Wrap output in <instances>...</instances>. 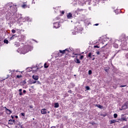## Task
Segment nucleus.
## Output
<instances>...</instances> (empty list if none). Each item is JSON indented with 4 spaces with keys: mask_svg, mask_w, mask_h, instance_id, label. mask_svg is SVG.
<instances>
[{
    "mask_svg": "<svg viewBox=\"0 0 128 128\" xmlns=\"http://www.w3.org/2000/svg\"><path fill=\"white\" fill-rule=\"evenodd\" d=\"M32 50V46H30L28 45H26L23 47H20L18 48L17 50L19 54H26V52H28Z\"/></svg>",
    "mask_w": 128,
    "mask_h": 128,
    "instance_id": "f257e3e1",
    "label": "nucleus"
},
{
    "mask_svg": "<svg viewBox=\"0 0 128 128\" xmlns=\"http://www.w3.org/2000/svg\"><path fill=\"white\" fill-rule=\"evenodd\" d=\"M84 28L82 27L80 25H78L75 27L74 30H72V34H76L78 32H82Z\"/></svg>",
    "mask_w": 128,
    "mask_h": 128,
    "instance_id": "f03ea898",
    "label": "nucleus"
},
{
    "mask_svg": "<svg viewBox=\"0 0 128 128\" xmlns=\"http://www.w3.org/2000/svg\"><path fill=\"white\" fill-rule=\"evenodd\" d=\"M120 40H121L122 46H126L128 44L127 40H128V37L124 35H122L120 37Z\"/></svg>",
    "mask_w": 128,
    "mask_h": 128,
    "instance_id": "7ed1b4c3",
    "label": "nucleus"
},
{
    "mask_svg": "<svg viewBox=\"0 0 128 128\" xmlns=\"http://www.w3.org/2000/svg\"><path fill=\"white\" fill-rule=\"evenodd\" d=\"M70 50H74V49L72 48H67L64 50H60L59 52H60V54H68Z\"/></svg>",
    "mask_w": 128,
    "mask_h": 128,
    "instance_id": "20e7f679",
    "label": "nucleus"
},
{
    "mask_svg": "<svg viewBox=\"0 0 128 128\" xmlns=\"http://www.w3.org/2000/svg\"><path fill=\"white\" fill-rule=\"evenodd\" d=\"M60 26V24L59 22H56V23H54V28H58Z\"/></svg>",
    "mask_w": 128,
    "mask_h": 128,
    "instance_id": "39448f33",
    "label": "nucleus"
},
{
    "mask_svg": "<svg viewBox=\"0 0 128 128\" xmlns=\"http://www.w3.org/2000/svg\"><path fill=\"white\" fill-rule=\"evenodd\" d=\"M47 112H48V110H46V109L43 108L41 110V114H46Z\"/></svg>",
    "mask_w": 128,
    "mask_h": 128,
    "instance_id": "423d86ee",
    "label": "nucleus"
},
{
    "mask_svg": "<svg viewBox=\"0 0 128 128\" xmlns=\"http://www.w3.org/2000/svg\"><path fill=\"white\" fill-rule=\"evenodd\" d=\"M67 18L70 20H72V14L70 12L68 13L67 14Z\"/></svg>",
    "mask_w": 128,
    "mask_h": 128,
    "instance_id": "0eeeda50",
    "label": "nucleus"
},
{
    "mask_svg": "<svg viewBox=\"0 0 128 128\" xmlns=\"http://www.w3.org/2000/svg\"><path fill=\"white\" fill-rule=\"evenodd\" d=\"M26 40V36L24 35H21L20 37L19 38V40Z\"/></svg>",
    "mask_w": 128,
    "mask_h": 128,
    "instance_id": "6e6552de",
    "label": "nucleus"
},
{
    "mask_svg": "<svg viewBox=\"0 0 128 128\" xmlns=\"http://www.w3.org/2000/svg\"><path fill=\"white\" fill-rule=\"evenodd\" d=\"M5 112L7 114H12V110H8V108H6V110H5Z\"/></svg>",
    "mask_w": 128,
    "mask_h": 128,
    "instance_id": "1a4fd4ad",
    "label": "nucleus"
},
{
    "mask_svg": "<svg viewBox=\"0 0 128 128\" xmlns=\"http://www.w3.org/2000/svg\"><path fill=\"white\" fill-rule=\"evenodd\" d=\"M32 78L33 80H38V76L33 75Z\"/></svg>",
    "mask_w": 128,
    "mask_h": 128,
    "instance_id": "9d476101",
    "label": "nucleus"
},
{
    "mask_svg": "<svg viewBox=\"0 0 128 128\" xmlns=\"http://www.w3.org/2000/svg\"><path fill=\"white\" fill-rule=\"evenodd\" d=\"M84 11V9L78 8L77 10H75V12L76 14L78 12H80Z\"/></svg>",
    "mask_w": 128,
    "mask_h": 128,
    "instance_id": "9b49d317",
    "label": "nucleus"
},
{
    "mask_svg": "<svg viewBox=\"0 0 128 128\" xmlns=\"http://www.w3.org/2000/svg\"><path fill=\"white\" fill-rule=\"evenodd\" d=\"M8 122L9 124H14V120H10Z\"/></svg>",
    "mask_w": 128,
    "mask_h": 128,
    "instance_id": "f8f14e48",
    "label": "nucleus"
},
{
    "mask_svg": "<svg viewBox=\"0 0 128 128\" xmlns=\"http://www.w3.org/2000/svg\"><path fill=\"white\" fill-rule=\"evenodd\" d=\"M113 46H114V48H118V44L116 43H114L113 44Z\"/></svg>",
    "mask_w": 128,
    "mask_h": 128,
    "instance_id": "ddd939ff",
    "label": "nucleus"
},
{
    "mask_svg": "<svg viewBox=\"0 0 128 128\" xmlns=\"http://www.w3.org/2000/svg\"><path fill=\"white\" fill-rule=\"evenodd\" d=\"M25 20H27V22H32V19H30L28 17H26Z\"/></svg>",
    "mask_w": 128,
    "mask_h": 128,
    "instance_id": "4468645a",
    "label": "nucleus"
},
{
    "mask_svg": "<svg viewBox=\"0 0 128 128\" xmlns=\"http://www.w3.org/2000/svg\"><path fill=\"white\" fill-rule=\"evenodd\" d=\"M36 80H32L30 82V84H36Z\"/></svg>",
    "mask_w": 128,
    "mask_h": 128,
    "instance_id": "2eb2a0df",
    "label": "nucleus"
},
{
    "mask_svg": "<svg viewBox=\"0 0 128 128\" xmlns=\"http://www.w3.org/2000/svg\"><path fill=\"white\" fill-rule=\"evenodd\" d=\"M115 122H116V120H111L110 121V124H115Z\"/></svg>",
    "mask_w": 128,
    "mask_h": 128,
    "instance_id": "dca6fc26",
    "label": "nucleus"
},
{
    "mask_svg": "<svg viewBox=\"0 0 128 128\" xmlns=\"http://www.w3.org/2000/svg\"><path fill=\"white\" fill-rule=\"evenodd\" d=\"M60 106V104H58V103H55L54 108H58Z\"/></svg>",
    "mask_w": 128,
    "mask_h": 128,
    "instance_id": "f3484780",
    "label": "nucleus"
},
{
    "mask_svg": "<svg viewBox=\"0 0 128 128\" xmlns=\"http://www.w3.org/2000/svg\"><path fill=\"white\" fill-rule=\"evenodd\" d=\"M96 106H97V108H102V106L100 104H96Z\"/></svg>",
    "mask_w": 128,
    "mask_h": 128,
    "instance_id": "a211bd4d",
    "label": "nucleus"
},
{
    "mask_svg": "<svg viewBox=\"0 0 128 128\" xmlns=\"http://www.w3.org/2000/svg\"><path fill=\"white\" fill-rule=\"evenodd\" d=\"M14 38H16V35L14 34L13 35L11 38H10V40H14Z\"/></svg>",
    "mask_w": 128,
    "mask_h": 128,
    "instance_id": "6ab92c4d",
    "label": "nucleus"
},
{
    "mask_svg": "<svg viewBox=\"0 0 128 128\" xmlns=\"http://www.w3.org/2000/svg\"><path fill=\"white\" fill-rule=\"evenodd\" d=\"M75 62H76V64H80V61L78 59H76L75 60Z\"/></svg>",
    "mask_w": 128,
    "mask_h": 128,
    "instance_id": "aec40b11",
    "label": "nucleus"
},
{
    "mask_svg": "<svg viewBox=\"0 0 128 128\" xmlns=\"http://www.w3.org/2000/svg\"><path fill=\"white\" fill-rule=\"evenodd\" d=\"M47 64H46V63H45L44 64V68H48V65H46Z\"/></svg>",
    "mask_w": 128,
    "mask_h": 128,
    "instance_id": "412c9836",
    "label": "nucleus"
},
{
    "mask_svg": "<svg viewBox=\"0 0 128 128\" xmlns=\"http://www.w3.org/2000/svg\"><path fill=\"white\" fill-rule=\"evenodd\" d=\"M4 44H8V40H6V39H5L4 40Z\"/></svg>",
    "mask_w": 128,
    "mask_h": 128,
    "instance_id": "4be33fe9",
    "label": "nucleus"
},
{
    "mask_svg": "<svg viewBox=\"0 0 128 128\" xmlns=\"http://www.w3.org/2000/svg\"><path fill=\"white\" fill-rule=\"evenodd\" d=\"M26 84V80L22 81V84L24 85Z\"/></svg>",
    "mask_w": 128,
    "mask_h": 128,
    "instance_id": "5701e85b",
    "label": "nucleus"
},
{
    "mask_svg": "<svg viewBox=\"0 0 128 128\" xmlns=\"http://www.w3.org/2000/svg\"><path fill=\"white\" fill-rule=\"evenodd\" d=\"M88 58H92V53H89L88 54Z\"/></svg>",
    "mask_w": 128,
    "mask_h": 128,
    "instance_id": "b1692460",
    "label": "nucleus"
},
{
    "mask_svg": "<svg viewBox=\"0 0 128 128\" xmlns=\"http://www.w3.org/2000/svg\"><path fill=\"white\" fill-rule=\"evenodd\" d=\"M114 118H118V114H114Z\"/></svg>",
    "mask_w": 128,
    "mask_h": 128,
    "instance_id": "393cba45",
    "label": "nucleus"
},
{
    "mask_svg": "<svg viewBox=\"0 0 128 128\" xmlns=\"http://www.w3.org/2000/svg\"><path fill=\"white\" fill-rule=\"evenodd\" d=\"M22 75H17L16 76V78H22Z\"/></svg>",
    "mask_w": 128,
    "mask_h": 128,
    "instance_id": "a878e982",
    "label": "nucleus"
},
{
    "mask_svg": "<svg viewBox=\"0 0 128 128\" xmlns=\"http://www.w3.org/2000/svg\"><path fill=\"white\" fill-rule=\"evenodd\" d=\"M22 8H26V4H24L22 6Z\"/></svg>",
    "mask_w": 128,
    "mask_h": 128,
    "instance_id": "bb28decb",
    "label": "nucleus"
},
{
    "mask_svg": "<svg viewBox=\"0 0 128 128\" xmlns=\"http://www.w3.org/2000/svg\"><path fill=\"white\" fill-rule=\"evenodd\" d=\"M92 74V70H88V74Z\"/></svg>",
    "mask_w": 128,
    "mask_h": 128,
    "instance_id": "cd10ccee",
    "label": "nucleus"
},
{
    "mask_svg": "<svg viewBox=\"0 0 128 128\" xmlns=\"http://www.w3.org/2000/svg\"><path fill=\"white\" fill-rule=\"evenodd\" d=\"M12 34H16V30H12Z\"/></svg>",
    "mask_w": 128,
    "mask_h": 128,
    "instance_id": "c85d7f7f",
    "label": "nucleus"
},
{
    "mask_svg": "<svg viewBox=\"0 0 128 128\" xmlns=\"http://www.w3.org/2000/svg\"><path fill=\"white\" fill-rule=\"evenodd\" d=\"M36 84H42L40 83V81H36Z\"/></svg>",
    "mask_w": 128,
    "mask_h": 128,
    "instance_id": "c756f323",
    "label": "nucleus"
},
{
    "mask_svg": "<svg viewBox=\"0 0 128 128\" xmlns=\"http://www.w3.org/2000/svg\"><path fill=\"white\" fill-rule=\"evenodd\" d=\"M94 48H100V46H94Z\"/></svg>",
    "mask_w": 128,
    "mask_h": 128,
    "instance_id": "7c9ffc66",
    "label": "nucleus"
},
{
    "mask_svg": "<svg viewBox=\"0 0 128 128\" xmlns=\"http://www.w3.org/2000/svg\"><path fill=\"white\" fill-rule=\"evenodd\" d=\"M86 89L87 90H90V86H86Z\"/></svg>",
    "mask_w": 128,
    "mask_h": 128,
    "instance_id": "2f4dec72",
    "label": "nucleus"
},
{
    "mask_svg": "<svg viewBox=\"0 0 128 128\" xmlns=\"http://www.w3.org/2000/svg\"><path fill=\"white\" fill-rule=\"evenodd\" d=\"M24 116V112H22L21 114H20V116Z\"/></svg>",
    "mask_w": 128,
    "mask_h": 128,
    "instance_id": "473e14b6",
    "label": "nucleus"
},
{
    "mask_svg": "<svg viewBox=\"0 0 128 128\" xmlns=\"http://www.w3.org/2000/svg\"><path fill=\"white\" fill-rule=\"evenodd\" d=\"M60 12H61V14H64V11L62 10V11H60Z\"/></svg>",
    "mask_w": 128,
    "mask_h": 128,
    "instance_id": "72a5a7b5",
    "label": "nucleus"
},
{
    "mask_svg": "<svg viewBox=\"0 0 128 128\" xmlns=\"http://www.w3.org/2000/svg\"><path fill=\"white\" fill-rule=\"evenodd\" d=\"M96 54H98V56H100V52L99 51H98V52H96Z\"/></svg>",
    "mask_w": 128,
    "mask_h": 128,
    "instance_id": "f704fd0d",
    "label": "nucleus"
},
{
    "mask_svg": "<svg viewBox=\"0 0 128 128\" xmlns=\"http://www.w3.org/2000/svg\"><path fill=\"white\" fill-rule=\"evenodd\" d=\"M84 58V56H80V60H82Z\"/></svg>",
    "mask_w": 128,
    "mask_h": 128,
    "instance_id": "c9c22d12",
    "label": "nucleus"
},
{
    "mask_svg": "<svg viewBox=\"0 0 128 128\" xmlns=\"http://www.w3.org/2000/svg\"><path fill=\"white\" fill-rule=\"evenodd\" d=\"M120 52V50L118 51L116 54L114 56V58L116 56V54H118V52Z\"/></svg>",
    "mask_w": 128,
    "mask_h": 128,
    "instance_id": "e433bc0d",
    "label": "nucleus"
},
{
    "mask_svg": "<svg viewBox=\"0 0 128 128\" xmlns=\"http://www.w3.org/2000/svg\"><path fill=\"white\" fill-rule=\"evenodd\" d=\"M23 92H24V94H26V90H24Z\"/></svg>",
    "mask_w": 128,
    "mask_h": 128,
    "instance_id": "4c0bfd02",
    "label": "nucleus"
},
{
    "mask_svg": "<svg viewBox=\"0 0 128 128\" xmlns=\"http://www.w3.org/2000/svg\"><path fill=\"white\" fill-rule=\"evenodd\" d=\"M19 94H20V96H22V92H20Z\"/></svg>",
    "mask_w": 128,
    "mask_h": 128,
    "instance_id": "58836bf2",
    "label": "nucleus"
},
{
    "mask_svg": "<svg viewBox=\"0 0 128 128\" xmlns=\"http://www.w3.org/2000/svg\"><path fill=\"white\" fill-rule=\"evenodd\" d=\"M22 92V89H20L19 90V92Z\"/></svg>",
    "mask_w": 128,
    "mask_h": 128,
    "instance_id": "ea45409f",
    "label": "nucleus"
},
{
    "mask_svg": "<svg viewBox=\"0 0 128 128\" xmlns=\"http://www.w3.org/2000/svg\"><path fill=\"white\" fill-rule=\"evenodd\" d=\"M122 120H125L126 122V119L125 118H122Z\"/></svg>",
    "mask_w": 128,
    "mask_h": 128,
    "instance_id": "a19ab883",
    "label": "nucleus"
},
{
    "mask_svg": "<svg viewBox=\"0 0 128 128\" xmlns=\"http://www.w3.org/2000/svg\"><path fill=\"white\" fill-rule=\"evenodd\" d=\"M126 86V85L125 86H120V88H124Z\"/></svg>",
    "mask_w": 128,
    "mask_h": 128,
    "instance_id": "79ce46f5",
    "label": "nucleus"
},
{
    "mask_svg": "<svg viewBox=\"0 0 128 128\" xmlns=\"http://www.w3.org/2000/svg\"><path fill=\"white\" fill-rule=\"evenodd\" d=\"M32 4H35V2H34V0H32Z\"/></svg>",
    "mask_w": 128,
    "mask_h": 128,
    "instance_id": "37998d69",
    "label": "nucleus"
},
{
    "mask_svg": "<svg viewBox=\"0 0 128 128\" xmlns=\"http://www.w3.org/2000/svg\"><path fill=\"white\" fill-rule=\"evenodd\" d=\"M68 92H70V94H72V91H71V90H69L68 91Z\"/></svg>",
    "mask_w": 128,
    "mask_h": 128,
    "instance_id": "c03bdc74",
    "label": "nucleus"
},
{
    "mask_svg": "<svg viewBox=\"0 0 128 128\" xmlns=\"http://www.w3.org/2000/svg\"><path fill=\"white\" fill-rule=\"evenodd\" d=\"M16 118H18V116H15Z\"/></svg>",
    "mask_w": 128,
    "mask_h": 128,
    "instance_id": "a18cd8bd",
    "label": "nucleus"
},
{
    "mask_svg": "<svg viewBox=\"0 0 128 128\" xmlns=\"http://www.w3.org/2000/svg\"><path fill=\"white\" fill-rule=\"evenodd\" d=\"M94 26H98V24H94Z\"/></svg>",
    "mask_w": 128,
    "mask_h": 128,
    "instance_id": "49530a36",
    "label": "nucleus"
},
{
    "mask_svg": "<svg viewBox=\"0 0 128 128\" xmlns=\"http://www.w3.org/2000/svg\"><path fill=\"white\" fill-rule=\"evenodd\" d=\"M8 6H9V8H12V6H10V4H8Z\"/></svg>",
    "mask_w": 128,
    "mask_h": 128,
    "instance_id": "de8ad7c7",
    "label": "nucleus"
},
{
    "mask_svg": "<svg viewBox=\"0 0 128 128\" xmlns=\"http://www.w3.org/2000/svg\"><path fill=\"white\" fill-rule=\"evenodd\" d=\"M4 108H5L6 110V108H6V106H4Z\"/></svg>",
    "mask_w": 128,
    "mask_h": 128,
    "instance_id": "09e8293b",
    "label": "nucleus"
},
{
    "mask_svg": "<svg viewBox=\"0 0 128 128\" xmlns=\"http://www.w3.org/2000/svg\"><path fill=\"white\" fill-rule=\"evenodd\" d=\"M51 128H56V126H52L51 127Z\"/></svg>",
    "mask_w": 128,
    "mask_h": 128,
    "instance_id": "8fccbe9b",
    "label": "nucleus"
},
{
    "mask_svg": "<svg viewBox=\"0 0 128 128\" xmlns=\"http://www.w3.org/2000/svg\"><path fill=\"white\" fill-rule=\"evenodd\" d=\"M30 108H32V106H30Z\"/></svg>",
    "mask_w": 128,
    "mask_h": 128,
    "instance_id": "3c124183",
    "label": "nucleus"
},
{
    "mask_svg": "<svg viewBox=\"0 0 128 128\" xmlns=\"http://www.w3.org/2000/svg\"><path fill=\"white\" fill-rule=\"evenodd\" d=\"M75 56H78V54H75Z\"/></svg>",
    "mask_w": 128,
    "mask_h": 128,
    "instance_id": "603ef678",
    "label": "nucleus"
},
{
    "mask_svg": "<svg viewBox=\"0 0 128 128\" xmlns=\"http://www.w3.org/2000/svg\"><path fill=\"white\" fill-rule=\"evenodd\" d=\"M12 118H14V116H11Z\"/></svg>",
    "mask_w": 128,
    "mask_h": 128,
    "instance_id": "864d4df0",
    "label": "nucleus"
},
{
    "mask_svg": "<svg viewBox=\"0 0 128 128\" xmlns=\"http://www.w3.org/2000/svg\"><path fill=\"white\" fill-rule=\"evenodd\" d=\"M56 20H58V18H56Z\"/></svg>",
    "mask_w": 128,
    "mask_h": 128,
    "instance_id": "5fc2aeb1",
    "label": "nucleus"
},
{
    "mask_svg": "<svg viewBox=\"0 0 128 128\" xmlns=\"http://www.w3.org/2000/svg\"><path fill=\"white\" fill-rule=\"evenodd\" d=\"M116 42H118V40H116Z\"/></svg>",
    "mask_w": 128,
    "mask_h": 128,
    "instance_id": "6e6d98bb",
    "label": "nucleus"
},
{
    "mask_svg": "<svg viewBox=\"0 0 128 128\" xmlns=\"http://www.w3.org/2000/svg\"><path fill=\"white\" fill-rule=\"evenodd\" d=\"M94 60V58H92V60Z\"/></svg>",
    "mask_w": 128,
    "mask_h": 128,
    "instance_id": "4d7b16f0",
    "label": "nucleus"
},
{
    "mask_svg": "<svg viewBox=\"0 0 128 128\" xmlns=\"http://www.w3.org/2000/svg\"><path fill=\"white\" fill-rule=\"evenodd\" d=\"M48 114H50V112H48Z\"/></svg>",
    "mask_w": 128,
    "mask_h": 128,
    "instance_id": "13d9d810",
    "label": "nucleus"
},
{
    "mask_svg": "<svg viewBox=\"0 0 128 128\" xmlns=\"http://www.w3.org/2000/svg\"><path fill=\"white\" fill-rule=\"evenodd\" d=\"M32 88H34V86H32Z\"/></svg>",
    "mask_w": 128,
    "mask_h": 128,
    "instance_id": "bf43d9fd",
    "label": "nucleus"
}]
</instances>
